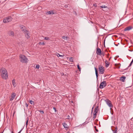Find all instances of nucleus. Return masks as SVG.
Returning <instances> with one entry per match:
<instances>
[{"mask_svg":"<svg viewBox=\"0 0 133 133\" xmlns=\"http://www.w3.org/2000/svg\"><path fill=\"white\" fill-rule=\"evenodd\" d=\"M0 72L1 73V76L4 79H6L8 78V74L6 70L3 68L0 69Z\"/></svg>","mask_w":133,"mask_h":133,"instance_id":"nucleus-1","label":"nucleus"},{"mask_svg":"<svg viewBox=\"0 0 133 133\" xmlns=\"http://www.w3.org/2000/svg\"><path fill=\"white\" fill-rule=\"evenodd\" d=\"M22 30L23 31V32L25 34L26 37L27 38H29L30 37V33L29 31L25 29V27L24 26H20Z\"/></svg>","mask_w":133,"mask_h":133,"instance_id":"nucleus-2","label":"nucleus"},{"mask_svg":"<svg viewBox=\"0 0 133 133\" xmlns=\"http://www.w3.org/2000/svg\"><path fill=\"white\" fill-rule=\"evenodd\" d=\"M19 59L21 62L23 63H26L28 62V58L24 55H20L19 56Z\"/></svg>","mask_w":133,"mask_h":133,"instance_id":"nucleus-3","label":"nucleus"},{"mask_svg":"<svg viewBox=\"0 0 133 133\" xmlns=\"http://www.w3.org/2000/svg\"><path fill=\"white\" fill-rule=\"evenodd\" d=\"M12 18L11 16L6 17L3 19V22L4 23H6L11 22L12 20Z\"/></svg>","mask_w":133,"mask_h":133,"instance_id":"nucleus-4","label":"nucleus"},{"mask_svg":"<svg viewBox=\"0 0 133 133\" xmlns=\"http://www.w3.org/2000/svg\"><path fill=\"white\" fill-rule=\"evenodd\" d=\"M105 101L107 105L110 108V109H111L113 107V105L111 101L108 99H106Z\"/></svg>","mask_w":133,"mask_h":133,"instance_id":"nucleus-5","label":"nucleus"},{"mask_svg":"<svg viewBox=\"0 0 133 133\" xmlns=\"http://www.w3.org/2000/svg\"><path fill=\"white\" fill-rule=\"evenodd\" d=\"M99 72L100 74H102L104 73V68L101 66V65H99Z\"/></svg>","mask_w":133,"mask_h":133,"instance_id":"nucleus-6","label":"nucleus"},{"mask_svg":"<svg viewBox=\"0 0 133 133\" xmlns=\"http://www.w3.org/2000/svg\"><path fill=\"white\" fill-rule=\"evenodd\" d=\"M106 85V83L105 81H103L101 82L100 84L99 88L101 89H102L105 87Z\"/></svg>","mask_w":133,"mask_h":133,"instance_id":"nucleus-7","label":"nucleus"},{"mask_svg":"<svg viewBox=\"0 0 133 133\" xmlns=\"http://www.w3.org/2000/svg\"><path fill=\"white\" fill-rule=\"evenodd\" d=\"M96 53L97 55H102V52L101 49L99 48H97V49Z\"/></svg>","mask_w":133,"mask_h":133,"instance_id":"nucleus-8","label":"nucleus"},{"mask_svg":"<svg viewBox=\"0 0 133 133\" xmlns=\"http://www.w3.org/2000/svg\"><path fill=\"white\" fill-rule=\"evenodd\" d=\"M16 94L15 93H13L11 95V97L10 98V101L13 100L14 98L16 96Z\"/></svg>","mask_w":133,"mask_h":133,"instance_id":"nucleus-9","label":"nucleus"},{"mask_svg":"<svg viewBox=\"0 0 133 133\" xmlns=\"http://www.w3.org/2000/svg\"><path fill=\"white\" fill-rule=\"evenodd\" d=\"M132 28V27L130 26L126 27L124 29V31H129Z\"/></svg>","mask_w":133,"mask_h":133,"instance_id":"nucleus-10","label":"nucleus"},{"mask_svg":"<svg viewBox=\"0 0 133 133\" xmlns=\"http://www.w3.org/2000/svg\"><path fill=\"white\" fill-rule=\"evenodd\" d=\"M8 34L9 36H14V32L11 31H8L7 33Z\"/></svg>","mask_w":133,"mask_h":133,"instance_id":"nucleus-11","label":"nucleus"},{"mask_svg":"<svg viewBox=\"0 0 133 133\" xmlns=\"http://www.w3.org/2000/svg\"><path fill=\"white\" fill-rule=\"evenodd\" d=\"M126 78V77L125 76H122L120 78V80L122 82H124Z\"/></svg>","mask_w":133,"mask_h":133,"instance_id":"nucleus-12","label":"nucleus"},{"mask_svg":"<svg viewBox=\"0 0 133 133\" xmlns=\"http://www.w3.org/2000/svg\"><path fill=\"white\" fill-rule=\"evenodd\" d=\"M98 107L97 106V107H96L95 109V111H94V114H97L98 111Z\"/></svg>","mask_w":133,"mask_h":133,"instance_id":"nucleus-13","label":"nucleus"},{"mask_svg":"<svg viewBox=\"0 0 133 133\" xmlns=\"http://www.w3.org/2000/svg\"><path fill=\"white\" fill-rule=\"evenodd\" d=\"M63 125L64 127V128H68V126L67 124L64 122V123H63Z\"/></svg>","mask_w":133,"mask_h":133,"instance_id":"nucleus-14","label":"nucleus"},{"mask_svg":"<svg viewBox=\"0 0 133 133\" xmlns=\"http://www.w3.org/2000/svg\"><path fill=\"white\" fill-rule=\"evenodd\" d=\"M46 14L47 15H50L51 14H54V13L53 11H51L47 12Z\"/></svg>","mask_w":133,"mask_h":133,"instance_id":"nucleus-15","label":"nucleus"},{"mask_svg":"<svg viewBox=\"0 0 133 133\" xmlns=\"http://www.w3.org/2000/svg\"><path fill=\"white\" fill-rule=\"evenodd\" d=\"M95 74L97 78L98 77V70L97 69V68L96 67L95 68Z\"/></svg>","mask_w":133,"mask_h":133,"instance_id":"nucleus-16","label":"nucleus"},{"mask_svg":"<svg viewBox=\"0 0 133 133\" xmlns=\"http://www.w3.org/2000/svg\"><path fill=\"white\" fill-rule=\"evenodd\" d=\"M12 83L13 84V85L14 87H15L16 86V84L15 82V79H13L12 81Z\"/></svg>","mask_w":133,"mask_h":133,"instance_id":"nucleus-17","label":"nucleus"},{"mask_svg":"<svg viewBox=\"0 0 133 133\" xmlns=\"http://www.w3.org/2000/svg\"><path fill=\"white\" fill-rule=\"evenodd\" d=\"M105 64L106 66L107 67L109 66L110 63L107 60H106L105 61Z\"/></svg>","mask_w":133,"mask_h":133,"instance_id":"nucleus-18","label":"nucleus"},{"mask_svg":"<svg viewBox=\"0 0 133 133\" xmlns=\"http://www.w3.org/2000/svg\"><path fill=\"white\" fill-rule=\"evenodd\" d=\"M39 112L42 114H43L44 113V111L42 110H37L36 111V112Z\"/></svg>","mask_w":133,"mask_h":133,"instance_id":"nucleus-19","label":"nucleus"},{"mask_svg":"<svg viewBox=\"0 0 133 133\" xmlns=\"http://www.w3.org/2000/svg\"><path fill=\"white\" fill-rule=\"evenodd\" d=\"M40 45H44L45 44V43H44V42H39V43H38Z\"/></svg>","mask_w":133,"mask_h":133,"instance_id":"nucleus-20","label":"nucleus"},{"mask_svg":"<svg viewBox=\"0 0 133 133\" xmlns=\"http://www.w3.org/2000/svg\"><path fill=\"white\" fill-rule=\"evenodd\" d=\"M100 7L101 8H107V7L105 5H103L101 6H100Z\"/></svg>","mask_w":133,"mask_h":133,"instance_id":"nucleus-21","label":"nucleus"},{"mask_svg":"<svg viewBox=\"0 0 133 133\" xmlns=\"http://www.w3.org/2000/svg\"><path fill=\"white\" fill-rule=\"evenodd\" d=\"M44 37V39L45 40H50L49 38L48 37Z\"/></svg>","mask_w":133,"mask_h":133,"instance_id":"nucleus-22","label":"nucleus"},{"mask_svg":"<svg viewBox=\"0 0 133 133\" xmlns=\"http://www.w3.org/2000/svg\"><path fill=\"white\" fill-rule=\"evenodd\" d=\"M77 67L78 68V69L79 71H80L81 70V69L80 67L79 66V64H77Z\"/></svg>","mask_w":133,"mask_h":133,"instance_id":"nucleus-23","label":"nucleus"},{"mask_svg":"<svg viewBox=\"0 0 133 133\" xmlns=\"http://www.w3.org/2000/svg\"><path fill=\"white\" fill-rule=\"evenodd\" d=\"M69 61L71 62H73V59L72 57H70L69 58Z\"/></svg>","mask_w":133,"mask_h":133,"instance_id":"nucleus-24","label":"nucleus"},{"mask_svg":"<svg viewBox=\"0 0 133 133\" xmlns=\"http://www.w3.org/2000/svg\"><path fill=\"white\" fill-rule=\"evenodd\" d=\"M133 62V59L131 61V62L130 64H129V66H131L132 64V63Z\"/></svg>","mask_w":133,"mask_h":133,"instance_id":"nucleus-25","label":"nucleus"},{"mask_svg":"<svg viewBox=\"0 0 133 133\" xmlns=\"http://www.w3.org/2000/svg\"><path fill=\"white\" fill-rule=\"evenodd\" d=\"M68 38V37H65L64 36H63L62 37V38L64 39H65V38H66V39H67Z\"/></svg>","mask_w":133,"mask_h":133,"instance_id":"nucleus-26","label":"nucleus"},{"mask_svg":"<svg viewBox=\"0 0 133 133\" xmlns=\"http://www.w3.org/2000/svg\"><path fill=\"white\" fill-rule=\"evenodd\" d=\"M57 56L58 57H63V55H60L59 54H57Z\"/></svg>","mask_w":133,"mask_h":133,"instance_id":"nucleus-27","label":"nucleus"},{"mask_svg":"<svg viewBox=\"0 0 133 133\" xmlns=\"http://www.w3.org/2000/svg\"><path fill=\"white\" fill-rule=\"evenodd\" d=\"M94 128H95V130L97 132H98V130L97 129H96V127L95 126L94 127Z\"/></svg>","mask_w":133,"mask_h":133,"instance_id":"nucleus-28","label":"nucleus"},{"mask_svg":"<svg viewBox=\"0 0 133 133\" xmlns=\"http://www.w3.org/2000/svg\"><path fill=\"white\" fill-rule=\"evenodd\" d=\"M39 65H37L36 66V68L37 69H39Z\"/></svg>","mask_w":133,"mask_h":133,"instance_id":"nucleus-29","label":"nucleus"},{"mask_svg":"<svg viewBox=\"0 0 133 133\" xmlns=\"http://www.w3.org/2000/svg\"><path fill=\"white\" fill-rule=\"evenodd\" d=\"M117 130H118L117 128L116 127V128L115 129L114 131H116V132H117Z\"/></svg>","mask_w":133,"mask_h":133,"instance_id":"nucleus-30","label":"nucleus"},{"mask_svg":"<svg viewBox=\"0 0 133 133\" xmlns=\"http://www.w3.org/2000/svg\"><path fill=\"white\" fill-rule=\"evenodd\" d=\"M34 101H30V104H32V103H34Z\"/></svg>","mask_w":133,"mask_h":133,"instance_id":"nucleus-31","label":"nucleus"},{"mask_svg":"<svg viewBox=\"0 0 133 133\" xmlns=\"http://www.w3.org/2000/svg\"><path fill=\"white\" fill-rule=\"evenodd\" d=\"M28 119L27 120L26 123V126L28 124Z\"/></svg>","mask_w":133,"mask_h":133,"instance_id":"nucleus-32","label":"nucleus"},{"mask_svg":"<svg viewBox=\"0 0 133 133\" xmlns=\"http://www.w3.org/2000/svg\"><path fill=\"white\" fill-rule=\"evenodd\" d=\"M93 6L95 7H96L97 6L96 4L95 3L93 4Z\"/></svg>","mask_w":133,"mask_h":133,"instance_id":"nucleus-33","label":"nucleus"},{"mask_svg":"<svg viewBox=\"0 0 133 133\" xmlns=\"http://www.w3.org/2000/svg\"><path fill=\"white\" fill-rule=\"evenodd\" d=\"M53 109L54 110H55V112H56V108L55 107H53Z\"/></svg>","mask_w":133,"mask_h":133,"instance_id":"nucleus-34","label":"nucleus"},{"mask_svg":"<svg viewBox=\"0 0 133 133\" xmlns=\"http://www.w3.org/2000/svg\"><path fill=\"white\" fill-rule=\"evenodd\" d=\"M96 117V116L94 115L93 116V118L94 119H95Z\"/></svg>","mask_w":133,"mask_h":133,"instance_id":"nucleus-35","label":"nucleus"},{"mask_svg":"<svg viewBox=\"0 0 133 133\" xmlns=\"http://www.w3.org/2000/svg\"><path fill=\"white\" fill-rule=\"evenodd\" d=\"M67 119H70V117L68 115L67 116Z\"/></svg>","mask_w":133,"mask_h":133,"instance_id":"nucleus-36","label":"nucleus"},{"mask_svg":"<svg viewBox=\"0 0 133 133\" xmlns=\"http://www.w3.org/2000/svg\"><path fill=\"white\" fill-rule=\"evenodd\" d=\"M25 106H26V107H27L28 106V105L27 104V103H25Z\"/></svg>","mask_w":133,"mask_h":133,"instance_id":"nucleus-37","label":"nucleus"},{"mask_svg":"<svg viewBox=\"0 0 133 133\" xmlns=\"http://www.w3.org/2000/svg\"><path fill=\"white\" fill-rule=\"evenodd\" d=\"M97 114H94V115L96 116V117Z\"/></svg>","mask_w":133,"mask_h":133,"instance_id":"nucleus-38","label":"nucleus"},{"mask_svg":"<svg viewBox=\"0 0 133 133\" xmlns=\"http://www.w3.org/2000/svg\"><path fill=\"white\" fill-rule=\"evenodd\" d=\"M22 130H21L19 132H18V133H20V132H21V131H22Z\"/></svg>","mask_w":133,"mask_h":133,"instance_id":"nucleus-39","label":"nucleus"},{"mask_svg":"<svg viewBox=\"0 0 133 133\" xmlns=\"http://www.w3.org/2000/svg\"><path fill=\"white\" fill-rule=\"evenodd\" d=\"M113 133H117V132H116L114 131L113 132Z\"/></svg>","mask_w":133,"mask_h":133,"instance_id":"nucleus-40","label":"nucleus"},{"mask_svg":"<svg viewBox=\"0 0 133 133\" xmlns=\"http://www.w3.org/2000/svg\"><path fill=\"white\" fill-rule=\"evenodd\" d=\"M111 58V57H110L109 59V60L110 61V59Z\"/></svg>","mask_w":133,"mask_h":133,"instance_id":"nucleus-41","label":"nucleus"},{"mask_svg":"<svg viewBox=\"0 0 133 133\" xmlns=\"http://www.w3.org/2000/svg\"><path fill=\"white\" fill-rule=\"evenodd\" d=\"M117 68H120V66H118Z\"/></svg>","mask_w":133,"mask_h":133,"instance_id":"nucleus-42","label":"nucleus"},{"mask_svg":"<svg viewBox=\"0 0 133 133\" xmlns=\"http://www.w3.org/2000/svg\"><path fill=\"white\" fill-rule=\"evenodd\" d=\"M11 133H14L12 131L11 132Z\"/></svg>","mask_w":133,"mask_h":133,"instance_id":"nucleus-43","label":"nucleus"},{"mask_svg":"<svg viewBox=\"0 0 133 133\" xmlns=\"http://www.w3.org/2000/svg\"><path fill=\"white\" fill-rule=\"evenodd\" d=\"M109 55L108 54V55L107 56H108Z\"/></svg>","mask_w":133,"mask_h":133,"instance_id":"nucleus-44","label":"nucleus"},{"mask_svg":"<svg viewBox=\"0 0 133 133\" xmlns=\"http://www.w3.org/2000/svg\"><path fill=\"white\" fill-rule=\"evenodd\" d=\"M112 131H114L113 130H112Z\"/></svg>","mask_w":133,"mask_h":133,"instance_id":"nucleus-45","label":"nucleus"},{"mask_svg":"<svg viewBox=\"0 0 133 133\" xmlns=\"http://www.w3.org/2000/svg\"><path fill=\"white\" fill-rule=\"evenodd\" d=\"M75 13H76V12H75Z\"/></svg>","mask_w":133,"mask_h":133,"instance_id":"nucleus-46","label":"nucleus"},{"mask_svg":"<svg viewBox=\"0 0 133 133\" xmlns=\"http://www.w3.org/2000/svg\"><path fill=\"white\" fill-rule=\"evenodd\" d=\"M3 131L2 132H1V133H3Z\"/></svg>","mask_w":133,"mask_h":133,"instance_id":"nucleus-47","label":"nucleus"}]
</instances>
